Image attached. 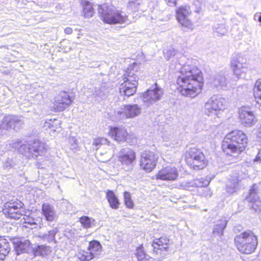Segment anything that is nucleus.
Segmentation results:
<instances>
[{
  "instance_id": "nucleus-1",
  "label": "nucleus",
  "mask_w": 261,
  "mask_h": 261,
  "mask_svg": "<svg viewBox=\"0 0 261 261\" xmlns=\"http://www.w3.org/2000/svg\"><path fill=\"white\" fill-rule=\"evenodd\" d=\"M180 65L179 63L175 66L176 69L180 70L176 81L178 89L182 95L195 97L200 93L203 86L201 72L195 66Z\"/></svg>"
},
{
  "instance_id": "nucleus-2",
  "label": "nucleus",
  "mask_w": 261,
  "mask_h": 261,
  "mask_svg": "<svg viewBox=\"0 0 261 261\" xmlns=\"http://www.w3.org/2000/svg\"><path fill=\"white\" fill-rule=\"evenodd\" d=\"M248 138L242 130H234L225 136L222 144V149L227 155L237 157L246 148Z\"/></svg>"
},
{
  "instance_id": "nucleus-3",
  "label": "nucleus",
  "mask_w": 261,
  "mask_h": 261,
  "mask_svg": "<svg viewBox=\"0 0 261 261\" xmlns=\"http://www.w3.org/2000/svg\"><path fill=\"white\" fill-rule=\"evenodd\" d=\"M98 13L102 20L107 23H123L128 21L125 12L117 9L113 5L103 4L99 7Z\"/></svg>"
},
{
  "instance_id": "nucleus-4",
  "label": "nucleus",
  "mask_w": 261,
  "mask_h": 261,
  "mask_svg": "<svg viewBox=\"0 0 261 261\" xmlns=\"http://www.w3.org/2000/svg\"><path fill=\"white\" fill-rule=\"evenodd\" d=\"M234 242L239 251L246 254L253 252L258 243L256 236L250 231L243 232L236 236Z\"/></svg>"
},
{
  "instance_id": "nucleus-5",
  "label": "nucleus",
  "mask_w": 261,
  "mask_h": 261,
  "mask_svg": "<svg viewBox=\"0 0 261 261\" xmlns=\"http://www.w3.org/2000/svg\"><path fill=\"white\" fill-rule=\"evenodd\" d=\"M227 102L225 98L220 95H213L204 103V114L211 116L217 115L219 112L227 108Z\"/></svg>"
},
{
  "instance_id": "nucleus-6",
  "label": "nucleus",
  "mask_w": 261,
  "mask_h": 261,
  "mask_svg": "<svg viewBox=\"0 0 261 261\" xmlns=\"http://www.w3.org/2000/svg\"><path fill=\"white\" fill-rule=\"evenodd\" d=\"M47 147L45 143L39 141H30L21 145L19 148V152L29 158H36L44 154Z\"/></svg>"
},
{
  "instance_id": "nucleus-7",
  "label": "nucleus",
  "mask_w": 261,
  "mask_h": 261,
  "mask_svg": "<svg viewBox=\"0 0 261 261\" xmlns=\"http://www.w3.org/2000/svg\"><path fill=\"white\" fill-rule=\"evenodd\" d=\"M185 160L187 164L194 170L202 169L207 165L204 155L196 148H192L187 152Z\"/></svg>"
},
{
  "instance_id": "nucleus-8",
  "label": "nucleus",
  "mask_w": 261,
  "mask_h": 261,
  "mask_svg": "<svg viewBox=\"0 0 261 261\" xmlns=\"http://www.w3.org/2000/svg\"><path fill=\"white\" fill-rule=\"evenodd\" d=\"M141 107L137 104L123 105L117 108L114 113L116 120L133 119L141 114Z\"/></svg>"
},
{
  "instance_id": "nucleus-9",
  "label": "nucleus",
  "mask_w": 261,
  "mask_h": 261,
  "mask_svg": "<svg viewBox=\"0 0 261 261\" xmlns=\"http://www.w3.org/2000/svg\"><path fill=\"white\" fill-rule=\"evenodd\" d=\"M123 80L120 86V92L128 97L135 93L138 84L137 75L129 72L124 74Z\"/></svg>"
},
{
  "instance_id": "nucleus-10",
  "label": "nucleus",
  "mask_w": 261,
  "mask_h": 261,
  "mask_svg": "<svg viewBox=\"0 0 261 261\" xmlns=\"http://www.w3.org/2000/svg\"><path fill=\"white\" fill-rule=\"evenodd\" d=\"M230 67L237 79L244 77L248 70V65L243 57L236 55L231 60Z\"/></svg>"
},
{
  "instance_id": "nucleus-11",
  "label": "nucleus",
  "mask_w": 261,
  "mask_h": 261,
  "mask_svg": "<svg viewBox=\"0 0 261 261\" xmlns=\"http://www.w3.org/2000/svg\"><path fill=\"white\" fill-rule=\"evenodd\" d=\"M117 158L123 166L132 169L136 159V153L129 147L123 148L118 152Z\"/></svg>"
},
{
  "instance_id": "nucleus-12",
  "label": "nucleus",
  "mask_w": 261,
  "mask_h": 261,
  "mask_svg": "<svg viewBox=\"0 0 261 261\" xmlns=\"http://www.w3.org/2000/svg\"><path fill=\"white\" fill-rule=\"evenodd\" d=\"M21 117L16 115H6L0 122V129L8 130L9 129H19L23 124Z\"/></svg>"
},
{
  "instance_id": "nucleus-13",
  "label": "nucleus",
  "mask_w": 261,
  "mask_h": 261,
  "mask_svg": "<svg viewBox=\"0 0 261 261\" xmlns=\"http://www.w3.org/2000/svg\"><path fill=\"white\" fill-rule=\"evenodd\" d=\"M72 101L73 99L68 93L65 91L61 92L55 97L53 108L56 112H61L68 108Z\"/></svg>"
},
{
  "instance_id": "nucleus-14",
  "label": "nucleus",
  "mask_w": 261,
  "mask_h": 261,
  "mask_svg": "<svg viewBox=\"0 0 261 261\" xmlns=\"http://www.w3.org/2000/svg\"><path fill=\"white\" fill-rule=\"evenodd\" d=\"M156 159L153 152L145 151L141 154L140 160V168L147 172H150L155 168Z\"/></svg>"
},
{
  "instance_id": "nucleus-15",
  "label": "nucleus",
  "mask_w": 261,
  "mask_h": 261,
  "mask_svg": "<svg viewBox=\"0 0 261 261\" xmlns=\"http://www.w3.org/2000/svg\"><path fill=\"white\" fill-rule=\"evenodd\" d=\"M171 242V240L166 236L154 239L152 244L153 253L156 255H161L162 252L164 253V252L169 251Z\"/></svg>"
},
{
  "instance_id": "nucleus-16",
  "label": "nucleus",
  "mask_w": 261,
  "mask_h": 261,
  "mask_svg": "<svg viewBox=\"0 0 261 261\" xmlns=\"http://www.w3.org/2000/svg\"><path fill=\"white\" fill-rule=\"evenodd\" d=\"M191 12L190 8L188 6H180L176 11V18L178 21L182 26L192 30L194 29L193 25L188 18Z\"/></svg>"
},
{
  "instance_id": "nucleus-17",
  "label": "nucleus",
  "mask_w": 261,
  "mask_h": 261,
  "mask_svg": "<svg viewBox=\"0 0 261 261\" xmlns=\"http://www.w3.org/2000/svg\"><path fill=\"white\" fill-rule=\"evenodd\" d=\"M162 95V89L158 87L155 84V87L153 89H149L143 94V103L146 107H149L160 99Z\"/></svg>"
},
{
  "instance_id": "nucleus-18",
  "label": "nucleus",
  "mask_w": 261,
  "mask_h": 261,
  "mask_svg": "<svg viewBox=\"0 0 261 261\" xmlns=\"http://www.w3.org/2000/svg\"><path fill=\"white\" fill-rule=\"evenodd\" d=\"M258 190V186L253 185L250 189L249 196L246 198V200L249 202V206L256 213L261 211V201L259 199L257 194Z\"/></svg>"
},
{
  "instance_id": "nucleus-19",
  "label": "nucleus",
  "mask_w": 261,
  "mask_h": 261,
  "mask_svg": "<svg viewBox=\"0 0 261 261\" xmlns=\"http://www.w3.org/2000/svg\"><path fill=\"white\" fill-rule=\"evenodd\" d=\"M239 118L241 123L246 127L253 125L256 120L254 114L249 108L243 107L239 110Z\"/></svg>"
},
{
  "instance_id": "nucleus-20",
  "label": "nucleus",
  "mask_w": 261,
  "mask_h": 261,
  "mask_svg": "<svg viewBox=\"0 0 261 261\" xmlns=\"http://www.w3.org/2000/svg\"><path fill=\"white\" fill-rule=\"evenodd\" d=\"M179 177V173L176 168L169 166L161 169L157 174V179H176Z\"/></svg>"
},
{
  "instance_id": "nucleus-21",
  "label": "nucleus",
  "mask_w": 261,
  "mask_h": 261,
  "mask_svg": "<svg viewBox=\"0 0 261 261\" xmlns=\"http://www.w3.org/2000/svg\"><path fill=\"white\" fill-rule=\"evenodd\" d=\"M109 134L115 140L122 142L126 140L128 133L124 127H116L111 129Z\"/></svg>"
},
{
  "instance_id": "nucleus-22",
  "label": "nucleus",
  "mask_w": 261,
  "mask_h": 261,
  "mask_svg": "<svg viewBox=\"0 0 261 261\" xmlns=\"http://www.w3.org/2000/svg\"><path fill=\"white\" fill-rule=\"evenodd\" d=\"M228 82L224 74L222 72L215 74L212 81V85L218 89L226 88L228 86Z\"/></svg>"
},
{
  "instance_id": "nucleus-23",
  "label": "nucleus",
  "mask_w": 261,
  "mask_h": 261,
  "mask_svg": "<svg viewBox=\"0 0 261 261\" xmlns=\"http://www.w3.org/2000/svg\"><path fill=\"white\" fill-rule=\"evenodd\" d=\"M44 217L47 221L52 222L56 218V214L53 206L48 203H44L42 206Z\"/></svg>"
},
{
  "instance_id": "nucleus-24",
  "label": "nucleus",
  "mask_w": 261,
  "mask_h": 261,
  "mask_svg": "<svg viewBox=\"0 0 261 261\" xmlns=\"http://www.w3.org/2000/svg\"><path fill=\"white\" fill-rule=\"evenodd\" d=\"M31 242L28 240H24L17 241L15 243L16 252L17 255L20 253L27 252L29 251Z\"/></svg>"
},
{
  "instance_id": "nucleus-25",
  "label": "nucleus",
  "mask_w": 261,
  "mask_h": 261,
  "mask_svg": "<svg viewBox=\"0 0 261 261\" xmlns=\"http://www.w3.org/2000/svg\"><path fill=\"white\" fill-rule=\"evenodd\" d=\"M61 121L58 119H50L46 121L43 125L45 129H49L51 132H59L61 129Z\"/></svg>"
},
{
  "instance_id": "nucleus-26",
  "label": "nucleus",
  "mask_w": 261,
  "mask_h": 261,
  "mask_svg": "<svg viewBox=\"0 0 261 261\" xmlns=\"http://www.w3.org/2000/svg\"><path fill=\"white\" fill-rule=\"evenodd\" d=\"M58 232L57 228H54L47 232H39L38 237L42 240L47 241L48 243L55 241V236Z\"/></svg>"
},
{
  "instance_id": "nucleus-27",
  "label": "nucleus",
  "mask_w": 261,
  "mask_h": 261,
  "mask_svg": "<svg viewBox=\"0 0 261 261\" xmlns=\"http://www.w3.org/2000/svg\"><path fill=\"white\" fill-rule=\"evenodd\" d=\"M82 4L83 7L82 15L85 18L92 17L95 13L92 5L88 1L83 2Z\"/></svg>"
},
{
  "instance_id": "nucleus-28",
  "label": "nucleus",
  "mask_w": 261,
  "mask_h": 261,
  "mask_svg": "<svg viewBox=\"0 0 261 261\" xmlns=\"http://www.w3.org/2000/svg\"><path fill=\"white\" fill-rule=\"evenodd\" d=\"M10 250L9 243L6 239L0 238V259L3 260Z\"/></svg>"
},
{
  "instance_id": "nucleus-29",
  "label": "nucleus",
  "mask_w": 261,
  "mask_h": 261,
  "mask_svg": "<svg viewBox=\"0 0 261 261\" xmlns=\"http://www.w3.org/2000/svg\"><path fill=\"white\" fill-rule=\"evenodd\" d=\"M106 197L110 204L111 207L113 209H117L119 208V200L114 194V193L111 190H108L106 194Z\"/></svg>"
},
{
  "instance_id": "nucleus-30",
  "label": "nucleus",
  "mask_w": 261,
  "mask_h": 261,
  "mask_svg": "<svg viewBox=\"0 0 261 261\" xmlns=\"http://www.w3.org/2000/svg\"><path fill=\"white\" fill-rule=\"evenodd\" d=\"M23 205V204L19 200L13 202H8L5 204L4 209H7V211L9 209H12L14 210L24 212Z\"/></svg>"
},
{
  "instance_id": "nucleus-31",
  "label": "nucleus",
  "mask_w": 261,
  "mask_h": 261,
  "mask_svg": "<svg viewBox=\"0 0 261 261\" xmlns=\"http://www.w3.org/2000/svg\"><path fill=\"white\" fill-rule=\"evenodd\" d=\"M227 225V221L225 220H220L215 225L213 233L215 235L221 236L223 234V230Z\"/></svg>"
},
{
  "instance_id": "nucleus-32",
  "label": "nucleus",
  "mask_w": 261,
  "mask_h": 261,
  "mask_svg": "<svg viewBox=\"0 0 261 261\" xmlns=\"http://www.w3.org/2000/svg\"><path fill=\"white\" fill-rule=\"evenodd\" d=\"M80 222L83 227L86 229L94 227L96 223L95 219L88 216H83L81 217Z\"/></svg>"
},
{
  "instance_id": "nucleus-33",
  "label": "nucleus",
  "mask_w": 261,
  "mask_h": 261,
  "mask_svg": "<svg viewBox=\"0 0 261 261\" xmlns=\"http://www.w3.org/2000/svg\"><path fill=\"white\" fill-rule=\"evenodd\" d=\"M3 212L5 214L7 215L8 217L16 220L19 219L23 215L24 212L12 209H9L8 211L7 209H3Z\"/></svg>"
},
{
  "instance_id": "nucleus-34",
  "label": "nucleus",
  "mask_w": 261,
  "mask_h": 261,
  "mask_svg": "<svg viewBox=\"0 0 261 261\" xmlns=\"http://www.w3.org/2000/svg\"><path fill=\"white\" fill-rule=\"evenodd\" d=\"M51 252L50 247L46 245H39L34 250L35 255L44 256Z\"/></svg>"
},
{
  "instance_id": "nucleus-35",
  "label": "nucleus",
  "mask_w": 261,
  "mask_h": 261,
  "mask_svg": "<svg viewBox=\"0 0 261 261\" xmlns=\"http://www.w3.org/2000/svg\"><path fill=\"white\" fill-rule=\"evenodd\" d=\"M77 256L81 261H89L94 257V254L92 252L82 250L78 253Z\"/></svg>"
},
{
  "instance_id": "nucleus-36",
  "label": "nucleus",
  "mask_w": 261,
  "mask_h": 261,
  "mask_svg": "<svg viewBox=\"0 0 261 261\" xmlns=\"http://www.w3.org/2000/svg\"><path fill=\"white\" fill-rule=\"evenodd\" d=\"M96 155L99 161L103 163L109 161L112 156L111 149L110 148L105 153L97 152Z\"/></svg>"
},
{
  "instance_id": "nucleus-37",
  "label": "nucleus",
  "mask_w": 261,
  "mask_h": 261,
  "mask_svg": "<svg viewBox=\"0 0 261 261\" xmlns=\"http://www.w3.org/2000/svg\"><path fill=\"white\" fill-rule=\"evenodd\" d=\"M88 249L90 252H99L101 251L102 246L100 243L96 240L90 242Z\"/></svg>"
},
{
  "instance_id": "nucleus-38",
  "label": "nucleus",
  "mask_w": 261,
  "mask_h": 261,
  "mask_svg": "<svg viewBox=\"0 0 261 261\" xmlns=\"http://www.w3.org/2000/svg\"><path fill=\"white\" fill-rule=\"evenodd\" d=\"M163 139L166 142V146H171L177 143V140L173 134H166L163 137Z\"/></svg>"
},
{
  "instance_id": "nucleus-39",
  "label": "nucleus",
  "mask_w": 261,
  "mask_h": 261,
  "mask_svg": "<svg viewBox=\"0 0 261 261\" xmlns=\"http://www.w3.org/2000/svg\"><path fill=\"white\" fill-rule=\"evenodd\" d=\"M238 184V180H229L226 185V191L230 194L233 193L236 191Z\"/></svg>"
},
{
  "instance_id": "nucleus-40",
  "label": "nucleus",
  "mask_w": 261,
  "mask_h": 261,
  "mask_svg": "<svg viewBox=\"0 0 261 261\" xmlns=\"http://www.w3.org/2000/svg\"><path fill=\"white\" fill-rule=\"evenodd\" d=\"M124 200L125 205L127 208H133L134 207V203L129 192H125L124 193Z\"/></svg>"
},
{
  "instance_id": "nucleus-41",
  "label": "nucleus",
  "mask_w": 261,
  "mask_h": 261,
  "mask_svg": "<svg viewBox=\"0 0 261 261\" xmlns=\"http://www.w3.org/2000/svg\"><path fill=\"white\" fill-rule=\"evenodd\" d=\"M107 144H109V142H108L107 139L104 138L95 139L93 142V145L96 147V149L97 150L99 148L101 145H106Z\"/></svg>"
},
{
  "instance_id": "nucleus-42",
  "label": "nucleus",
  "mask_w": 261,
  "mask_h": 261,
  "mask_svg": "<svg viewBox=\"0 0 261 261\" xmlns=\"http://www.w3.org/2000/svg\"><path fill=\"white\" fill-rule=\"evenodd\" d=\"M177 51L172 47H168L164 51V57L168 60L174 57Z\"/></svg>"
},
{
  "instance_id": "nucleus-43",
  "label": "nucleus",
  "mask_w": 261,
  "mask_h": 261,
  "mask_svg": "<svg viewBox=\"0 0 261 261\" xmlns=\"http://www.w3.org/2000/svg\"><path fill=\"white\" fill-rule=\"evenodd\" d=\"M108 93V89L106 86H101L98 90H96L94 94L98 97L102 98L106 96Z\"/></svg>"
},
{
  "instance_id": "nucleus-44",
  "label": "nucleus",
  "mask_w": 261,
  "mask_h": 261,
  "mask_svg": "<svg viewBox=\"0 0 261 261\" xmlns=\"http://www.w3.org/2000/svg\"><path fill=\"white\" fill-rule=\"evenodd\" d=\"M254 95V96H261V79H258L255 84Z\"/></svg>"
},
{
  "instance_id": "nucleus-45",
  "label": "nucleus",
  "mask_w": 261,
  "mask_h": 261,
  "mask_svg": "<svg viewBox=\"0 0 261 261\" xmlns=\"http://www.w3.org/2000/svg\"><path fill=\"white\" fill-rule=\"evenodd\" d=\"M135 254L139 260H142L145 258L146 254L142 247L138 248Z\"/></svg>"
},
{
  "instance_id": "nucleus-46",
  "label": "nucleus",
  "mask_w": 261,
  "mask_h": 261,
  "mask_svg": "<svg viewBox=\"0 0 261 261\" xmlns=\"http://www.w3.org/2000/svg\"><path fill=\"white\" fill-rule=\"evenodd\" d=\"M138 0H135V1H129L127 4V8L133 11H137L138 10V6L140 5L139 3L137 1Z\"/></svg>"
},
{
  "instance_id": "nucleus-47",
  "label": "nucleus",
  "mask_w": 261,
  "mask_h": 261,
  "mask_svg": "<svg viewBox=\"0 0 261 261\" xmlns=\"http://www.w3.org/2000/svg\"><path fill=\"white\" fill-rule=\"evenodd\" d=\"M214 29L217 33L221 35H223L226 33V30L223 25H220L217 28L215 27Z\"/></svg>"
},
{
  "instance_id": "nucleus-48",
  "label": "nucleus",
  "mask_w": 261,
  "mask_h": 261,
  "mask_svg": "<svg viewBox=\"0 0 261 261\" xmlns=\"http://www.w3.org/2000/svg\"><path fill=\"white\" fill-rule=\"evenodd\" d=\"M69 143L71 144L70 149L72 150L75 149L77 147V140L74 138L71 137L69 138Z\"/></svg>"
},
{
  "instance_id": "nucleus-49",
  "label": "nucleus",
  "mask_w": 261,
  "mask_h": 261,
  "mask_svg": "<svg viewBox=\"0 0 261 261\" xmlns=\"http://www.w3.org/2000/svg\"><path fill=\"white\" fill-rule=\"evenodd\" d=\"M14 163L12 160H8L4 163L3 167L5 169H9L13 167Z\"/></svg>"
},
{
  "instance_id": "nucleus-50",
  "label": "nucleus",
  "mask_w": 261,
  "mask_h": 261,
  "mask_svg": "<svg viewBox=\"0 0 261 261\" xmlns=\"http://www.w3.org/2000/svg\"><path fill=\"white\" fill-rule=\"evenodd\" d=\"M178 0H165L167 5L170 7H175Z\"/></svg>"
},
{
  "instance_id": "nucleus-51",
  "label": "nucleus",
  "mask_w": 261,
  "mask_h": 261,
  "mask_svg": "<svg viewBox=\"0 0 261 261\" xmlns=\"http://www.w3.org/2000/svg\"><path fill=\"white\" fill-rule=\"evenodd\" d=\"M20 142L18 140H14L12 143L13 147L17 148L20 144Z\"/></svg>"
},
{
  "instance_id": "nucleus-52",
  "label": "nucleus",
  "mask_w": 261,
  "mask_h": 261,
  "mask_svg": "<svg viewBox=\"0 0 261 261\" xmlns=\"http://www.w3.org/2000/svg\"><path fill=\"white\" fill-rule=\"evenodd\" d=\"M72 29L70 27H67L64 29V32L65 34L70 35L72 33Z\"/></svg>"
},
{
  "instance_id": "nucleus-53",
  "label": "nucleus",
  "mask_w": 261,
  "mask_h": 261,
  "mask_svg": "<svg viewBox=\"0 0 261 261\" xmlns=\"http://www.w3.org/2000/svg\"><path fill=\"white\" fill-rule=\"evenodd\" d=\"M255 162L261 161V149L259 150L257 155L254 159Z\"/></svg>"
},
{
  "instance_id": "nucleus-54",
  "label": "nucleus",
  "mask_w": 261,
  "mask_h": 261,
  "mask_svg": "<svg viewBox=\"0 0 261 261\" xmlns=\"http://www.w3.org/2000/svg\"><path fill=\"white\" fill-rule=\"evenodd\" d=\"M254 17L257 18V20L260 23L261 26V12L256 13L254 15Z\"/></svg>"
},
{
  "instance_id": "nucleus-55",
  "label": "nucleus",
  "mask_w": 261,
  "mask_h": 261,
  "mask_svg": "<svg viewBox=\"0 0 261 261\" xmlns=\"http://www.w3.org/2000/svg\"><path fill=\"white\" fill-rule=\"evenodd\" d=\"M255 97L256 99H259L261 100V96H255ZM260 104H261V102H260Z\"/></svg>"
},
{
  "instance_id": "nucleus-56",
  "label": "nucleus",
  "mask_w": 261,
  "mask_h": 261,
  "mask_svg": "<svg viewBox=\"0 0 261 261\" xmlns=\"http://www.w3.org/2000/svg\"><path fill=\"white\" fill-rule=\"evenodd\" d=\"M205 181L206 182L205 185H208L210 184V180H205Z\"/></svg>"
},
{
  "instance_id": "nucleus-57",
  "label": "nucleus",
  "mask_w": 261,
  "mask_h": 261,
  "mask_svg": "<svg viewBox=\"0 0 261 261\" xmlns=\"http://www.w3.org/2000/svg\"><path fill=\"white\" fill-rule=\"evenodd\" d=\"M197 2H199L200 3H202L204 2V0H196Z\"/></svg>"
},
{
  "instance_id": "nucleus-58",
  "label": "nucleus",
  "mask_w": 261,
  "mask_h": 261,
  "mask_svg": "<svg viewBox=\"0 0 261 261\" xmlns=\"http://www.w3.org/2000/svg\"><path fill=\"white\" fill-rule=\"evenodd\" d=\"M31 224H37V223L35 222H29Z\"/></svg>"
},
{
  "instance_id": "nucleus-59",
  "label": "nucleus",
  "mask_w": 261,
  "mask_h": 261,
  "mask_svg": "<svg viewBox=\"0 0 261 261\" xmlns=\"http://www.w3.org/2000/svg\"><path fill=\"white\" fill-rule=\"evenodd\" d=\"M93 253H94V255H95H95H97V253H96V252H93Z\"/></svg>"
}]
</instances>
